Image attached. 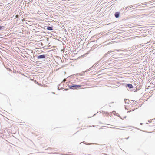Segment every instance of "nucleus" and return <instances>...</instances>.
<instances>
[{"label": "nucleus", "mask_w": 155, "mask_h": 155, "mask_svg": "<svg viewBox=\"0 0 155 155\" xmlns=\"http://www.w3.org/2000/svg\"><path fill=\"white\" fill-rule=\"evenodd\" d=\"M113 51H108L107 53H106L105 54H104V57H107V55L108 54H109L111 52H113Z\"/></svg>", "instance_id": "obj_6"}, {"label": "nucleus", "mask_w": 155, "mask_h": 155, "mask_svg": "<svg viewBox=\"0 0 155 155\" xmlns=\"http://www.w3.org/2000/svg\"><path fill=\"white\" fill-rule=\"evenodd\" d=\"M134 111V110H132V111Z\"/></svg>", "instance_id": "obj_24"}, {"label": "nucleus", "mask_w": 155, "mask_h": 155, "mask_svg": "<svg viewBox=\"0 0 155 155\" xmlns=\"http://www.w3.org/2000/svg\"><path fill=\"white\" fill-rule=\"evenodd\" d=\"M127 8H128V7H125V10H126L127 9Z\"/></svg>", "instance_id": "obj_13"}, {"label": "nucleus", "mask_w": 155, "mask_h": 155, "mask_svg": "<svg viewBox=\"0 0 155 155\" xmlns=\"http://www.w3.org/2000/svg\"><path fill=\"white\" fill-rule=\"evenodd\" d=\"M148 121L149 122H151V121H150V120H148Z\"/></svg>", "instance_id": "obj_14"}, {"label": "nucleus", "mask_w": 155, "mask_h": 155, "mask_svg": "<svg viewBox=\"0 0 155 155\" xmlns=\"http://www.w3.org/2000/svg\"><path fill=\"white\" fill-rule=\"evenodd\" d=\"M126 87L127 89L129 90V89L130 90V91H135L136 90L135 89H134V90H133L132 89L133 88V86L131 84H127L126 85Z\"/></svg>", "instance_id": "obj_2"}, {"label": "nucleus", "mask_w": 155, "mask_h": 155, "mask_svg": "<svg viewBox=\"0 0 155 155\" xmlns=\"http://www.w3.org/2000/svg\"><path fill=\"white\" fill-rule=\"evenodd\" d=\"M47 29L48 30H53V26H47Z\"/></svg>", "instance_id": "obj_5"}, {"label": "nucleus", "mask_w": 155, "mask_h": 155, "mask_svg": "<svg viewBox=\"0 0 155 155\" xmlns=\"http://www.w3.org/2000/svg\"><path fill=\"white\" fill-rule=\"evenodd\" d=\"M98 64V63H95V64L92 67H93L94 66H97Z\"/></svg>", "instance_id": "obj_11"}, {"label": "nucleus", "mask_w": 155, "mask_h": 155, "mask_svg": "<svg viewBox=\"0 0 155 155\" xmlns=\"http://www.w3.org/2000/svg\"><path fill=\"white\" fill-rule=\"evenodd\" d=\"M111 103H114V102H111Z\"/></svg>", "instance_id": "obj_22"}, {"label": "nucleus", "mask_w": 155, "mask_h": 155, "mask_svg": "<svg viewBox=\"0 0 155 155\" xmlns=\"http://www.w3.org/2000/svg\"><path fill=\"white\" fill-rule=\"evenodd\" d=\"M68 90V89H65V90Z\"/></svg>", "instance_id": "obj_21"}, {"label": "nucleus", "mask_w": 155, "mask_h": 155, "mask_svg": "<svg viewBox=\"0 0 155 155\" xmlns=\"http://www.w3.org/2000/svg\"><path fill=\"white\" fill-rule=\"evenodd\" d=\"M131 111H128L127 112V113H129V112H130Z\"/></svg>", "instance_id": "obj_17"}, {"label": "nucleus", "mask_w": 155, "mask_h": 155, "mask_svg": "<svg viewBox=\"0 0 155 155\" xmlns=\"http://www.w3.org/2000/svg\"><path fill=\"white\" fill-rule=\"evenodd\" d=\"M112 128H113V129H117V128H116L115 127H112Z\"/></svg>", "instance_id": "obj_18"}, {"label": "nucleus", "mask_w": 155, "mask_h": 155, "mask_svg": "<svg viewBox=\"0 0 155 155\" xmlns=\"http://www.w3.org/2000/svg\"><path fill=\"white\" fill-rule=\"evenodd\" d=\"M129 137H128L127 138H126V139L127 140L129 138Z\"/></svg>", "instance_id": "obj_15"}, {"label": "nucleus", "mask_w": 155, "mask_h": 155, "mask_svg": "<svg viewBox=\"0 0 155 155\" xmlns=\"http://www.w3.org/2000/svg\"><path fill=\"white\" fill-rule=\"evenodd\" d=\"M67 85L68 86V87L70 89H74V88L77 89L81 87L80 85H78L75 84H72L71 85H69V84H68Z\"/></svg>", "instance_id": "obj_1"}, {"label": "nucleus", "mask_w": 155, "mask_h": 155, "mask_svg": "<svg viewBox=\"0 0 155 155\" xmlns=\"http://www.w3.org/2000/svg\"><path fill=\"white\" fill-rule=\"evenodd\" d=\"M91 68H90L89 69H87V70L86 71H85L84 72V73H85V72H87V71H89L90 70V69H91Z\"/></svg>", "instance_id": "obj_9"}, {"label": "nucleus", "mask_w": 155, "mask_h": 155, "mask_svg": "<svg viewBox=\"0 0 155 155\" xmlns=\"http://www.w3.org/2000/svg\"><path fill=\"white\" fill-rule=\"evenodd\" d=\"M126 118V116H124V118H124V119H125V118Z\"/></svg>", "instance_id": "obj_12"}, {"label": "nucleus", "mask_w": 155, "mask_h": 155, "mask_svg": "<svg viewBox=\"0 0 155 155\" xmlns=\"http://www.w3.org/2000/svg\"><path fill=\"white\" fill-rule=\"evenodd\" d=\"M124 101H125V102L126 103H127L128 104L129 103L130 101L127 99H125Z\"/></svg>", "instance_id": "obj_7"}, {"label": "nucleus", "mask_w": 155, "mask_h": 155, "mask_svg": "<svg viewBox=\"0 0 155 155\" xmlns=\"http://www.w3.org/2000/svg\"><path fill=\"white\" fill-rule=\"evenodd\" d=\"M120 12H116L115 13L114 15L116 18H118L120 16Z\"/></svg>", "instance_id": "obj_4"}, {"label": "nucleus", "mask_w": 155, "mask_h": 155, "mask_svg": "<svg viewBox=\"0 0 155 155\" xmlns=\"http://www.w3.org/2000/svg\"><path fill=\"white\" fill-rule=\"evenodd\" d=\"M119 117L121 119H122V118L121 117H120V116H119Z\"/></svg>", "instance_id": "obj_16"}, {"label": "nucleus", "mask_w": 155, "mask_h": 155, "mask_svg": "<svg viewBox=\"0 0 155 155\" xmlns=\"http://www.w3.org/2000/svg\"><path fill=\"white\" fill-rule=\"evenodd\" d=\"M37 58L38 59H46V56L45 54H42L38 56Z\"/></svg>", "instance_id": "obj_3"}, {"label": "nucleus", "mask_w": 155, "mask_h": 155, "mask_svg": "<svg viewBox=\"0 0 155 155\" xmlns=\"http://www.w3.org/2000/svg\"><path fill=\"white\" fill-rule=\"evenodd\" d=\"M125 109H126V110H128V109L127 108H126V107H125Z\"/></svg>", "instance_id": "obj_19"}, {"label": "nucleus", "mask_w": 155, "mask_h": 155, "mask_svg": "<svg viewBox=\"0 0 155 155\" xmlns=\"http://www.w3.org/2000/svg\"><path fill=\"white\" fill-rule=\"evenodd\" d=\"M140 124L141 125H142L143 124V123H141Z\"/></svg>", "instance_id": "obj_20"}, {"label": "nucleus", "mask_w": 155, "mask_h": 155, "mask_svg": "<svg viewBox=\"0 0 155 155\" xmlns=\"http://www.w3.org/2000/svg\"><path fill=\"white\" fill-rule=\"evenodd\" d=\"M66 81V79H64L62 81V82H65Z\"/></svg>", "instance_id": "obj_10"}, {"label": "nucleus", "mask_w": 155, "mask_h": 155, "mask_svg": "<svg viewBox=\"0 0 155 155\" xmlns=\"http://www.w3.org/2000/svg\"><path fill=\"white\" fill-rule=\"evenodd\" d=\"M95 114H94V115H93V116H94Z\"/></svg>", "instance_id": "obj_23"}, {"label": "nucleus", "mask_w": 155, "mask_h": 155, "mask_svg": "<svg viewBox=\"0 0 155 155\" xmlns=\"http://www.w3.org/2000/svg\"><path fill=\"white\" fill-rule=\"evenodd\" d=\"M4 26L0 25V30L4 29Z\"/></svg>", "instance_id": "obj_8"}]
</instances>
